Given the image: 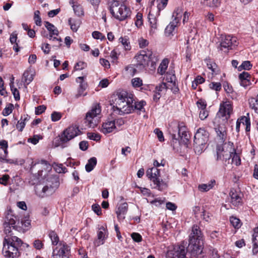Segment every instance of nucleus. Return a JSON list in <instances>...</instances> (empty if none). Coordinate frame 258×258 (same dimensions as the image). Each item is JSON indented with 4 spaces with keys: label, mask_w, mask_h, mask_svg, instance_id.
Instances as JSON below:
<instances>
[{
    "label": "nucleus",
    "mask_w": 258,
    "mask_h": 258,
    "mask_svg": "<svg viewBox=\"0 0 258 258\" xmlns=\"http://www.w3.org/2000/svg\"><path fill=\"white\" fill-rule=\"evenodd\" d=\"M59 185V179L56 176H48L44 183L35 185V191L38 197L43 198L52 195Z\"/></svg>",
    "instance_id": "obj_1"
},
{
    "label": "nucleus",
    "mask_w": 258,
    "mask_h": 258,
    "mask_svg": "<svg viewBox=\"0 0 258 258\" xmlns=\"http://www.w3.org/2000/svg\"><path fill=\"white\" fill-rule=\"evenodd\" d=\"M107 5L110 13L116 19L122 21L130 16V9L124 4L119 5V1L110 0L108 2Z\"/></svg>",
    "instance_id": "obj_2"
},
{
    "label": "nucleus",
    "mask_w": 258,
    "mask_h": 258,
    "mask_svg": "<svg viewBox=\"0 0 258 258\" xmlns=\"http://www.w3.org/2000/svg\"><path fill=\"white\" fill-rule=\"evenodd\" d=\"M154 167L149 168L146 172L147 176L152 181L154 188L162 190L167 187V181L165 178H161L160 170L157 167L160 166V163L157 160L154 162Z\"/></svg>",
    "instance_id": "obj_3"
},
{
    "label": "nucleus",
    "mask_w": 258,
    "mask_h": 258,
    "mask_svg": "<svg viewBox=\"0 0 258 258\" xmlns=\"http://www.w3.org/2000/svg\"><path fill=\"white\" fill-rule=\"evenodd\" d=\"M209 136V133L205 128H199L197 130L194 140V148L196 154L200 155L206 149Z\"/></svg>",
    "instance_id": "obj_4"
},
{
    "label": "nucleus",
    "mask_w": 258,
    "mask_h": 258,
    "mask_svg": "<svg viewBox=\"0 0 258 258\" xmlns=\"http://www.w3.org/2000/svg\"><path fill=\"white\" fill-rule=\"evenodd\" d=\"M82 132L77 125L69 126L59 136V143L58 146L62 148L68 146V142L77 136L81 134Z\"/></svg>",
    "instance_id": "obj_5"
},
{
    "label": "nucleus",
    "mask_w": 258,
    "mask_h": 258,
    "mask_svg": "<svg viewBox=\"0 0 258 258\" xmlns=\"http://www.w3.org/2000/svg\"><path fill=\"white\" fill-rule=\"evenodd\" d=\"M101 108L98 104L93 106L92 109L88 111L86 115L85 123L89 127L94 128L97 126L99 121Z\"/></svg>",
    "instance_id": "obj_6"
},
{
    "label": "nucleus",
    "mask_w": 258,
    "mask_h": 258,
    "mask_svg": "<svg viewBox=\"0 0 258 258\" xmlns=\"http://www.w3.org/2000/svg\"><path fill=\"white\" fill-rule=\"evenodd\" d=\"M228 145L230 147V150H225L223 146L218 144L216 147L217 151V161H221L223 164L225 166L229 163V161L232 157V152L234 151V149L232 148L233 143L228 142Z\"/></svg>",
    "instance_id": "obj_7"
},
{
    "label": "nucleus",
    "mask_w": 258,
    "mask_h": 258,
    "mask_svg": "<svg viewBox=\"0 0 258 258\" xmlns=\"http://www.w3.org/2000/svg\"><path fill=\"white\" fill-rule=\"evenodd\" d=\"M203 248L204 242H195L194 240H191L186 248L187 258H201Z\"/></svg>",
    "instance_id": "obj_8"
},
{
    "label": "nucleus",
    "mask_w": 258,
    "mask_h": 258,
    "mask_svg": "<svg viewBox=\"0 0 258 258\" xmlns=\"http://www.w3.org/2000/svg\"><path fill=\"white\" fill-rule=\"evenodd\" d=\"M178 134L176 136L175 134H172V142L171 144L173 146L174 149L178 147V146L180 144L179 139L181 141H182L184 143L188 141L189 135L187 131V128L183 124H180L178 127Z\"/></svg>",
    "instance_id": "obj_9"
},
{
    "label": "nucleus",
    "mask_w": 258,
    "mask_h": 258,
    "mask_svg": "<svg viewBox=\"0 0 258 258\" xmlns=\"http://www.w3.org/2000/svg\"><path fill=\"white\" fill-rule=\"evenodd\" d=\"M152 55V52L149 50L140 51L139 54L135 57L137 62L135 64L136 68L140 70L145 69L151 59Z\"/></svg>",
    "instance_id": "obj_10"
},
{
    "label": "nucleus",
    "mask_w": 258,
    "mask_h": 258,
    "mask_svg": "<svg viewBox=\"0 0 258 258\" xmlns=\"http://www.w3.org/2000/svg\"><path fill=\"white\" fill-rule=\"evenodd\" d=\"M3 253L6 258H17L19 256V249L5 238L3 241Z\"/></svg>",
    "instance_id": "obj_11"
},
{
    "label": "nucleus",
    "mask_w": 258,
    "mask_h": 258,
    "mask_svg": "<svg viewBox=\"0 0 258 258\" xmlns=\"http://www.w3.org/2000/svg\"><path fill=\"white\" fill-rule=\"evenodd\" d=\"M237 45L236 38L230 35H222L221 41L218 46V49L220 50L227 52L229 49H232V47Z\"/></svg>",
    "instance_id": "obj_12"
},
{
    "label": "nucleus",
    "mask_w": 258,
    "mask_h": 258,
    "mask_svg": "<svg viewBox=\"0 0 258 258\" xmlns=\"http://www.w3.org/2000/svg\"><path fill=\"white\" fill-rule=\"evenodd\" d=\"M18 217L14 215L12 210L7 211L5 215V220L4 223V231L6 234H9L12 231V228L15 229Z\"/></svg>",
    "instance_id": "obj_13"
},
{
    "label": "nucleus",
    "mask_w": 258,
    "mask_h": 258,
    "mask_svg": "<svg viewBox=\"0 0 258 258\" xmlns=\"http://www.w3.org/2000/svg\"><path fill=\"white\" fill-rule=\"evenodd\" d=\"M133 99L127 94V98L121 103L113 111L120 115L131 113L133 109Z\"/></svg>",
    "instance_id": "obj_14"
},
{
    "label": "nucleus",
    "mask_w": 258,
    "mask_h": 258,
    "mask_svg": "<svg viewBox=\"0 0 258 258\" xmlns=\"http://www.w3.org/2000/svg\"><path fill=\"white\" fill-rule=\"evenodd\" d=\"M53 256L55 258H70L71 256V249L70 246L65 242L60 241L58 247L53 250Z\"/></svg>",
    "instance_id": "obj_15"
},
{
    "label": "nucleus",
    "mask_w": 258,
    "mask_h": 258,
    "mask_svg": "<svg viewBox=\"0 0 258 258\" xmlns=\"http://www.w3.org/2000/svg\"><path fill=\"white\" fill-rule=\"evenodd\" d=\"M182 13L181 9L179 8H177L174 11L172 15V17L174 18V20L165 28V33L166 35L168 36L172 35V32L182 17Z\"/></svg>",
    "instance_id": "obj_16"
},
{
    "label": "nucleus",
    "mask_w": 258,
    "mask_h": 258,
    "mask_svg": "<svg viewBox=\"0 0 258 258\" xmlns=\"http://www.w3.org/2000/svg\"><path fill=\"white\" fill-rule=\"evenodd\" d=\"M191 240H194L195 242H204L203 234L199 226L197 225L192 226L191 232L189 235V242H191Z\"/></svg>",
    "instance_id": "obj_17"
},
{
    "label": "nucleus",
    "mask_w": 258,
    "mask_h": 258,
    "mask_svg": "<svg viewBox=\"0 0 258 258\" xmlns=\"http://www.w3.org/2000/svg\"><path fill=\"white\" fill-rule=\"evenodd\" d=\"M232 110L231 104L227 102H224L220 104L217 115L219 117H225L226 119H227L230 117Z\"/></svg>",
    "instance_id": "obj_18"
},
{
    "label": "nucleus",
    "mask_w": 258,
    "mask_h": 258,
    "mask_svg": "<svg viewBox=\"0 0 258 258\" xmlns=\"http://www.w3.org/2000/svg\"><path fill=\"white\" fill-rule=\"evenodd\" d=\"M106 230L103 226H101L97 232V239L94 241L96 246L103 244L106 238Z\"/></svg>",
    "instance_id": "obj_19"
},
{
    "label": "nucleus",
    "mask_w": 258,
    "mask_h": 258,
    "mask_svg": "<svg viewBox=\"0 0 258 258\" xmlns=\"http://www.w3.org/2000/svg\"><path fill=\"white\" fill-rule=\"evenodd\" d=\"M173 258H187L186 249L182 245L174 248L172 252Z\"/></svg>",
    "instance_id": "obj_20"
},
{
    "label": "nucleus",
    "mask_w": 258,
    "mask_h": 258,
    "mask_svg": "<svg viewBox=\"0 0 258 258\" xmlns=\"http://www.w3.org/2000/svg\"><path fill=\"white\" fill-rule=\"evenodd\" d=\"M127 93L125 91H121L116 94V97L113 102V109L117 108L120 104L127 98Z\"/></svg>",
    "instance_id": "obj_21"
},
{
    "label": "nucleus",
    "mask_w": 258,
    "mask_h": 258,
    "mask_svg": "<svg viewBox=\"0 0 258 258\" xmlns=\"http://www.w3.org/2000/svg\"><path fill=\"white\" fill-rule=\"evenodd\" d=\"M128 210V205L127 203H123L120 204L116 211L117 218L119 220H123L124 219V215L126 214Z\"/></svg>",
    "instance_id": "obj_22"
},
{
    "label": "nucleus",
    "mask_w": 258,
    "mask_h": 258,
    "mask_svg": "<svg viewBox=\"0 0 258 258\" xmlns=\"http://www.w3.org/2000/svg\"><path fill=\"white\" fill-rule=\"evenodd\" d=\"M115 128V121H109L103 123L100 131L104 134H107L111 133Z\"/></svg>",
    "instance_id": "obj_23"
},
{
    "label": "nucleus",
    "mask_w": 258,
    "mask_h": 258,
    "mask_svg": "<svg viewBox=\"0 0 258 258\" xmlns=\"http://www.w3.org/2000/svg\"><path fill=\"white\" fill-rule=\"evenodd\" d=\"M231 197V202L235 206L239 205L241 202V198L239 195L233 189H231L229 192Z\"/></svg>",
    "instance_id": "obj_24"
},
{
    "label": "nucleus",
    "mask_w": 258,
    "mask_h": 258,
    "mask_svg": "<svg viewBox=\"0 0 258 258\" xmlns=\"http://www.w3.org/2000/svg\"><path fill=\"white\" fill-rule=\"evenodd\" d=\"M84 77H79L76 79L77 82L80 84L78 93L76 95L77 98L83 95V92L86 90L87 84L84 81Z\"/></svg>",
    "instance_id": "obj_25"
},
{
    "label": "nucleus",
    "mask_w": 258,
    "mask_h": 258,
    "mask_svg": "<svg viewBox=\"0 0 258 258\" xmlns=\"http://www.w3.org/2000/svg\"><path fill=\"white\" fill-rule=\"evenodd\" d=\"M36 165H38L39 166H41L40 167L45 170H49L51 169L50 165L44 160H41L40 161H38V162H32L31 170H32L33 169Z\"/></svg>",
    "instance_id": "obj_26"
},
{
    "label": "nucleus",
    "mask_w": 258,
    "mask_h": 258,
    "mask_svg": "<svg viewBox=\"0 0 258 258\" xmlns=\"http://www.w3.org/2000/svg\"><path fill=\"white\" fill-rule=\"evenodd\" d=\"M216 129V132L217 134V138L219 141V143L223 144L226 138V132L224 127L219 126Z\"/></svg>",
    "instance_id": "obj_27"
},
{
    "label": "nucleus",
    "mask_w": 258,
    "mask_h": 258,
    "mask_svg": "<svg viewBox=\"0 0 258 258\" xmlns=\"http://www.w3.org/2000/svg\"><path fill=\"white\" fill-rule=\"evenodd\" d=\"M149 22L150 23V34L151 35H153L154 33H155L156 30L157 29V19L155 18V17L149 13Z\"/></svg>",
    "instance_id": "obj_28"
},
{
    "label": "nucleus",
    "mask_w": 258,
    "mask_h": 258,
    "mask_svg": "<svg viewBox=\"0 0 258 258\" xmlns=\"http://www.w3.org/2000/svg\"><path fill=\"white\" fill-rule=\"evenodd\" d=\"M168 63L169 61L167 59H164L160 64L157 69L158 73H159L160 75L164 74L167 70Z\"/></svg>",
    "instance_id": "obj_29"
},
{
    "label": "nucleus",
    "mask_w": 258,
    "mask_h": 258,
    "mask_svg": "<svg viewBox=\"0 0 258 258\" xmlns=\"http://www.w3.org/2000/svg\"><path fill=\"white\" fill-rule=\"evenodd\" d=\"M97 164V159L95 157L91 158L88 161V163L85 166L86 171L89 172L91 171L96 166Z\"/></svg>",
    "instance_id": "obj_30"
},
{
    "label": "nucleus",
    "mask_w": 258,
    "mask_h": 258,
    "mask_svg": "<svg viewBox=\"0 0 258 258\" xmlns=\"http://www.w3.org/2000/svg\"><path fill=\"white\" fill-rule=\"evenodd\" d=\"M69 24L71 26V29L76 32L80 25V21L79 19L70 18L69 20Z\"/></svg>",
    "instance_id": "obj_31"
},
{
    "label": "nucleus",
    "mask_w": 258,
    "mask_h": 258,
    "mask_svg": "<svg viewBox=\"0 0 258 258\" xmlns=\"http://www.w3.org/2000/svg\"><path fill=\"white\" fill-rule=\"evenodd\" d=\"M44 25L49 32V33L52 34L54 35H58V31L53 24L48 22L45 21L44 22Z\"/></svg>",
    "instance_id": "obj_32"
},
{
    "label": "nucleus",
    "mask_w": 258,
    "mask_h": 258,
    "mask_svg": "<svg viewBox=\"0 0 258 258\" xmlns=\"http://www.w3.org/2000/svg\"><path fill=\"white\" fill-rule=\"evenodd\" d=\"M7 239H8V241L12 243V244L17 247L18 249L19 247L21 246L23 244L21 239L15 236H12L10 238H8Z\"/></svg>",
    "instance_id": "obj_33"
},
{
    "label": "nucleus",
    "mask_w": 258,
    "mask_h": 258,
    "mask_svg": "<svg viewBox=\"0 0 258 258\" xmlns=\"http://www.w3.org/2000/svg\"><path fill=\"white\" fill-rule=\"evenodd\" d=\"M29 119L28 115L22 116L16 124V127L19 131L22 132L25 126V121Z\"/></svg>",
    "instance_id": "obj_34"
},
{
    "label": "nucleus",
    "mask_w": 258,
    "mask_h": 258,
    "mask_svg": "<svg viewBox=\"0 0 258 258\" xmlns=\"http://www.w3.org/2000/svg\"><path fill=\"white\" fill-rule=\"evenodd\" d=\"M23 79L27 84H29L33 80V75L31 73L30 71L26 70L23 74Z\"/></svg>",
    "instance_id": "obj_35"
},
{
    "label": "nucleus",
    "mask_w": 258,
    "mask_h": 258,
    "mask_svg": "<svg viewBox=\"0 0 258 258\" xmlns=\"http://www.w3.org/2000/svg\"><path fill=\"white\" fill-rule=\"evenodd\" d=\"M240 123L246 126V132H249L250 130V121L249 117L245 116H242L240 118L238 119Z\"/></svg>",
    "instance_id": "obj_36"
},
{
    "label": "nucleus",
    "mask_w": 258,
    "mask_h": 258,
    "mask_svg": "<svg viewBox=\"0 0 258 258\" xmlns=\"http://www.w3.org/2000/svg\"><path fill=\"white\" fill-rule=\"evenodd\" d=\"M48 236L51 240L52 245H56L58 244H59V237L54 231H50L49 233Z\"/></svg>",
    "instance_id": "obj_37"
},
{
    "label": "nucleus",
    "mask_w": 258,
    "mask_h": 258,
    "mask_svg": "<svg viewBox=\"0 0 258 258\" xmlns=\"http://www.w3.org/2000/svg\"><path fill=\"white\" fill-rule=\"evenodd\" d=\"M146 102L143 100L139 102H135L134 104L133 105V109L134 110L136 109L139 111L145 112V110L144 108V106L146 105Z\"/></svg>",
    "instance_id": "obj_38"
},
{
    "label": "nucleus",
    "mask_w": 258,
    "mask_h": 258,
    "mask_svg": "<svg viewBox=\"0 0 258 258\" xmlns=\"http://www.w3.org/2000/svg\"><path fill=\"white\" fill-rule=\"evenodd\" d=\"M249 107L252 109H253L256 113H258V101L255 100L254 98H251L249 99Z\"/></svg>",
    "instance_id": "obj_39"
},
{
    "label": "nucleus",
    "mask_w": 258,
    "mask_h": 258,
    "mask_svg": "<svg viewBox=\"0 0 258 258\" xmlns=\"http://www.w3.org/2000/svg\"><path fill=\"white\" fill-rule=\"evenodd\" d=\"M230 222L232 225L236 229H238L241 227L240 220L235 217H231L230 218Z\"/></svg>",
    "instance_id": "obj_40"
},
{
    "label": "nucleus",
    "mask_w": 258,
    "mask_h": 258,
    "mask_svg": "<svg viewBox=\"0 0 258 258\" xmlns=\"http://www.w3.org/2000/svg\"><path fill=\"white\" fill-rule=\"evenodd\" d=\"M119 42H120L125 50H130L131 49V46L130 45V42L127 37H120L119 39Z\"/></svg>",
    "instance_id": "obj_41"
},
{
    "label": "nucleus",
    "mask_w": 258,
    "mask_h": 258,
    "mask_svg": "<svg viewBox=\"0 0 258 258\" xmlns=\"http://www.w3.org/2000/svg\"><path fill=\"white\" fill-rule=\"evenodd\" d=\"M203 220L208 223H210L212 221L213 215L209 212L204 210L202 215Z\"/></svg>",
    "instance_id": "obj_42"
},
{
    "label": "nucleus",
    "mask_w": 258,
    "mask_h": 258,
    "mask_svg": "<svg viewBox=\"0 0 258 258\" xmlns=\"http://www.w3.org/2000/svg\"><path fill=\"white\" fill-rule=\"evenodd\" d=\"M204 4L210 7H217L220 2L219 0H204Z\"/></svg>",
    "instance_id": "obj_43"
},
{
    "label": "nucleus",
    "mask_w": 258,
    "mask_h": 258,
    "mask_svg": "<svg viewBox=\"0 0 258 258\" xmlns=\"http://www.w3.org/2000/svg\"><path fill=\"white\" fill-rule=\"evenodd\" d=\"M17 224L20 226L21 225L22 227L27 228L30 225V221L28 219H22L21 221H19V219L18 217V220L17 221Z\"/></svg>",
    "instance_id": "obj_44"
},
{
    "label": "nucleus",
    "mask_w": 258,
    "mask_h": 258,
    "mask_svg": "<svg viewBox=\"0 0 258 258\" xmlns=\"http://www.w3.org/2000/svg\"><path fill=\"white\" fill-rule=\"evenodd\" d=\"M252 65L249 61H244L239 67L238 70L241 71V69L249 70L251 69Z\"/></svg>",
    "instance_id": "obj_45"
},
{
    "label": "nucleus",
    "mask_w": 258,
    "mask_h": 258,
    "mask_svg": "<svg viewBox=\"0 0 258 258\" xmlns=\"http://www.w3.org/2000/svg\"><path fill=\"white\" fill-rule=\"evenodd\" d=\"M73 8L75 13L77 15L82 16L84 15L83 9L80 5H73Z\"/></svg>",
    "instance_id": "obj_46"
},
{
    "label": "nucleus",
    "mask_w": 258,
    "mask_h": 258,
    "mask_svg": "<svg viewBox=\"0 0 258 258\" xmlns=\"http://www.w3.org/2000/svg\"><path fill=\"white\" fill-rule=\"evenodd\" d=\"M87 137L92 140L98 141L101 139V136L99 134H95L93 133H88Z\"/></svg>",
    "instance_id": "obj_47"
},
{
    "label": "nucleus",
    "mask_w": 258,
    "mask_h": 258,
    "mask_svg": "<svg viewBox=\"0 0 258 258\" xmlns=\"http://www.w3.org/2000/svg\"><path fill=\"white\" fill-rule=\"evenodd\" d=\"M143 15L141 13H138L136 15L135 25L137 27H140L143 25Z\"/></svg>",
    "instance_id": "obj_48"
},
{
    "label": "nucleus",
    "mask_w": 258,
    "mask_h": 258,
    "mask_svg": "<svg viewBox=\"0 0 258 258\" xmlns=\"http://www.w3.org/2000/svg\"><path fill=\"white\" fill-rule=\"evenodd\" d=\"M209 87L211 89L216 91H219L221 89V84L219 82H212L209 84Z\"/></svg>",
    "instance_id": "obj_49"
},
{
    "label": "nucleus",
    "mask_w": 258,
    "mask_h": 258,
    "mask_svg": "<svg viewBox=\"0 0 258 258\" xmlns=\"http://www.w3.org/2000/svg\"><path fill=\"white\" fill-rule=\"evenodd\" d=\"M40 12L38 10L34 12V19L35 20V22L36 25L41 26V19L39 16Z\"/></svg>",
    "instance_id": "obj_50"
},
{
    "label": "nucleus",
    "mask_w": 258,
    "mask_h": 258,
    "mask_svg": "<svg viewBox=\"0 0 258 258\" xmlns=\"http://www.w3.org/2000/svg\"><path fill=\"white\" fill-rule=\"evenodd\" d=\"M0 146H1V149L4 151L5 156H7L8 154V142L6 140L0 141Z\"/></svg>",
    "instance_id": "obj_51"
},
{
    "label": "nucleus",
    "mask_w": 258,
    "mask_h": 258,
    "mask_svg": "<svg viewBox=\"0 0 258 258\" xmlns=\"http://www.w3.org/2000/svg\"><path fill=\"white\" fill-rule=\"evenodd\" d=\"M13 108V105L12 104H9L8 106L5 107V108L3 111V114L4 116H8L10 114Z\"/></svg>",
    "instance_id": "obj_52"
},
{
    "label": "nucleus",
    "mask_w": 258,
    "mask_h": 258,
    "mask_svg": "<svg viewBox=\"0 0 258 258\" xmlns=\"http://www.w3.org/2000/svg\"><path fill=\"white\" fill-rule=\"evenodd\" d=\"M132 83L134 87H139L142 85V80L139 78H135L132 79Z\"/></svg>",
    "instance_id": "obj_53"
},
{
    "label": "nucleus",
    "mask_w": 258,
    "mask_h": 258,
    "mask_svg": "<svg viewBox=\"0 0 258 258\" xmlns=\"http://www.w3.org/2000/svg\"><path fill=\"white\" fill-rule=\"evenodd\" d=\"M232 162H235V164L236 165H239L241 163V160L239 157V156L237 155V154L234 151H233L232 152Z\"/></svg>",
    "instance_id": "obj_54"
},
{
    "label": "nucleus",
    "mask_w": 258,
    "mask_h": 258,
    "mask_svg": "<svg viewBox=\"0 0 258 258\" xmlns=\"http://www.w3.org/2000/svg\"><path fill=\"white\" fill-rule=\"evenodd\" d=\"M10 88L15 100H19L20 99L19 92L16 88L13 86V83H12Z\"/></svg>",
    "instance_id": "obj_55"
},
{
    "label": "nucleus",
    "mask_w": 258,
    "mask_h": 258,
    "mask_svg": "<svg viewBox=\"0 0 258 258\" xmlns=\"http://www.w3.org/2000/svg\"><path fill=\"white\" fill-rule=\"evenodd\" d=\"M61 117V114L60 112L56 111L53 112L51 115V118L52 121H57L59 120Z\"/></svg>",
    "instance_id": "obj_56"
},
{
    "label": "nucleus",
    "mask_w": 258,
    "mask_h": 258,
    "mask_svg": "<svg viewBox=\"0 0 258 258\" xmlns=\"http://www.w3.org/2000/svg\"><path fill=\"white\" fill-rule=\"evenodd\" d=\"M86 67V64L83 61H79L77 62L74 67V70L75 71H79L82 70L85 68Z\"/></svg>",
    "instance_id": "obj_57"
},
{
    "label": "nucleus",
    "mask_w": 258,
    "mask_h": 258,
    "mask_svg": "<svg viewBox=\"0 0 258 258\" xmlns=\"http://www.w3.org/2000/svg\"><path fill=\"white\" fill-rule=\"evenodd\" d=\"M197 106L201 110L206 109L207 107L206 102L202 99L199 100L197 102Z\"/></svg>",
    "instance_id": "obj_58"
},
{
    "label": "nucleus",
    "mask_w": 258,
    "mask_h": 258,
    "mask_svg": "<svg viewBox=\"0 0 258 258\" xmlns=\"http://www.w3.org/2000/svg\"><path fill=\"white\" fill-rule=\"evenodd\" d=\"M92 209L97 215L99 216L102 214L101 209L99 205L93 204L92 206Z\"/></svg>",
    "instance_id": "obj_59"
},
{
    "label": "nucleus",
    "mask_w": 258,
    "mask_h": 258,
    "mask_svg": "<svg viewBox=\"0 0 258 258\" xmlns=\"http://www.w3.org/2000/svg\"><path fill=\"white\" fill-rule=\"evenodd\" d=\"M132 239L137 242H141L142 240V236L138 233H133L131 235Z\"/></svg>",
    "instance_id": "obj_60"
},
{
    "label": "nucleus",
    "mask_w": 258,
    "mask_h": 258,
    "mask_svg": "<svg viewBox=\"0 0 258 258\" xmlns=\"http://www.w3.org/2000/svg\"><path fill=\"white\" fill-rule=\"evenodd\" d=\"M55 171L59 173H66L67 172V168L63 166L62 164H59L56 166Z\"/></svg>",
    "instance_id": "obj_61"
},
{
    "label": "nucleus",
    "mask_w": 258,
    "mask_h": 258,
    "mask_svg": "<svg viewBox=\"0 0 258 258\" xmlns=\"http://www.w3.org/2000/svg\"><path fill=\"white\" fill-rule=\"evenodd\" d=\"M221 235V232L219 231H213L210 234V237L214 240H218Z\"/></svg>",
    "instance_id": "obj_62"
},
{
    "label": "nucleus",
    "mask_w": 258,
    "mask_h": 258,
    "mask_svg": "<svg viewBox=\"0 0 258 258\" xmlns=\"http://www.w3.org/2000/svg\"><path fill=\"white\" fill-rule=\"evenodd\" d=\"M79 148L82 151H86L88 148V143L87 141H81L79 143Z\"/></svg>",
    "instance_id": "obj_63"
},
{
    "label": "nucleus",
    "mask_w": 258,
    "mask_h": 258,
    "mask_svg": "<svg viewBox=\"0 0 258 258\" xmlns=\"http://www.w3.org/2000/svg\"><path fill=\"white\" fill-rule=\"evenodd\" d=\"M208 112L206 109L201 110L199 113V117L201 119L204 120L208 117Z\"/></svg>",
    "instance_id": "obj_64"
}]
</instances>
